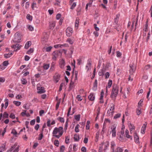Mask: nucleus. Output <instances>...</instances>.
Returning a JSON list of instances; mask_svg holds the SVG:
<instances>
[{"instance_id":"f257e3e1","label":"nucleus","mask_w":152,"mask_h":152,"mask_svg":"<svg viewBox=\"0 0 152 152\" xmlns=\"http://www.w3.org/2000/svg\"><path fill=\"white\" fill-rule=\"evenodd\" d=\"M63 128L61 126L58 128L55 127L53 132V136L57 138H59L63 134Z\"/></svg>"},{"instance_id":"f03ea898","label":"nucleus","mask_w":152,"mask_h":152,"mask_svg":"<svg viewBox=\"0 0 152 152\" xmlns=\"http://www.w3.org/2000/svg\"><path fill=\"white\" fill-rule=\"evenodd\" d=\"M118 86L117 85L114 84L113 85L110 96L113 99L115 100L117 96L118 92Z\"/></svg>"},{"instance_id":"7ed1b4c3","label":"nucleus","mask_w":152,"mask_h":152,"mask_svg":"<svg viewBox=\"0 0 152 152\" xmlns=\"http://www.w3.org/2000/svg\"><path fill=\"white\" fill-rule=\"evenodd\" d=\"M14 37L13 39V41L14 42H20L21 39V36L20 33L18 32H16L15 34Z\"/></svg>"},{"instance_id":"20e7f679","label":"nucleus","mask_w":152,"mask_h":152,"mask_svg":"<svg viewBox=\"0 0 152 152\" xmlns=\"http://www.w3.org/2000/svg\"><path fill=\"white\" fill-rule=\"evenodd\" d=\"M17 144L15 143L12 146L11 148L7 151V152H18L19 151V146H17Z\"/></svg>"},{"instance_id":"39448f33","label":"nucleus","mask_w":152,"mask_h":152,"mask_svg":"<svg viewBox=\"0 0 152 152\" xmlns=\"http://www.w3.org/2000/svg\"><path fill=\"white\" fill-rule=\"evenodd\" d=\"M130 69L129 70L130 75H132L134 72H135L136 69L134 66V64L132 63L129 65Z\"/></svg>"},{"instance_id":"423d86ee","label":"nucleus","mask_w":152,"mask_h":152,"mask_svg":"<svg viewBox=\"0 0 152 152\" xmlns=\"http://www.w3.org/2000/svg\"><path fill=\"white\" fill-rule=\"evenodd\" d=\"M73 29L72 28L70 27H68L66 30V35L68 37H70L71 36L72 34Z\"/></svg>"},{"instance_id":"0eeeda50","label":"nucleus","mask_w":152,"mask_h":152,"mask_svg":"<svg viewBox=\"0 0 152 152\" xmlns=\"http://www.w3.org/2000/svg\"><path fill=\"white\" fill-rule=\"evenodd\" d=\"M116 126L115 124L112 126L111 127V132L112 133V136L113 137H115L116 136Z\"/></svg>"},{"instance_id":"6e6552de","label":"nucleus","mask_w":152,"mask_h":152,"mask_svg":"<svg viewBox=\"0 0 152 152\" xmlns=\"http://www.w3.org/2000/svg\"><path fill=\"white\" fill-rule=\"evenodd\" d=\"M60 52L57 50L54 51L52 53V59L54 61L56 60L57 58L58 57Z\"/></svg>"},{"instance_id":"1a4fd4ad","label":"nucleus","mask_w":152,"mask_h":152,"mask_svg":"<svg viewBox=\"0 0 152 152\" xmlns=\"http://www.w3.org/2000/svg\"><path fill=\"white\" fill-rule=\"evenodd\" d=\"M37 89L38 90L37 93L39 94H42L45 92V91L44 87L37 86Z\"/></svg>"},{"instance_id":"9d476101","label":"nucleus","mask_w":152,"mask_h":152,"mask_svg":"<svg viewBox=\"0 0 152 152\" xmlns=\"http://www.w3.org/2000/svg\"><path fill=\"white\" fill-rule=\"evenodd\" d=\"M91 68V61L90 59L88 60V62L86 66V69L88 72Z\"/></svg>"},{"instance_id":"9b49d317","label":"nucleus","mask_w":152,"mask_h":152,"mask_svg":"<svg viewBox=\"0 0 152 152\" xmlns=\"http://www.w3.org/2000/svg\"><path fill=\"white\" fill-rule=\"evenodd\" d=\"M59 64L60 67L61 69H64L65 64L64 60L63 59H61L59 61Z\"/></svg>"},{"instance_id":"f8f14e48","label":"nucleus","mask_w":152,"mask_h":152,"mask_svg":"<svg viewBox=\"0 0 152 152\" xmlns=\"http://www.w3.org/2000/svg\"><path fill=\"white\" fill-rule=\"evenodd\" d=\"M21 47V46L18 44H17L12 46V47L14 49V50L15 51H17L18 50H19L20 49Z\"/></svg>"},{"instance_id":"ddd939ff","label":"nucleus","mask_w":152,"mask_h":152,"mask_svg":"<svg viewBox=\"0 0 152 152\" xmlns=\"http://www.w3.org/2000/svg\"><path fill=\"white\" fill-rule=\"evenodd\" d=\"M97 80L96 79L95 80L94 83H93V86L92 88V89L94 91H95L97 90Z\"/></svg>"},{"instance_id":"4468645a","label":"nucleus","mask_w":152,"mask_h":152,"mask_svg":"<svg viewBox=\"0 0 152 152\" xmlns=\"http://www.w3.org/2000/svg\"><path fill=\"white\" fill-rule=\"evenodd\" d=\"M134 139L135 142L136 143H139V138L137 134V133L136 132H134Z\"/></svg>"},{"instance_id":"2eb2a0df","label":"nucleus","mask_w":152,"mask_h":152,"mask_svg":"<svg viewBox=\"0 0 152 152\" xmlns=\"http://www.w3.org/2000/svg\"><path fill=\"white\" fill-rule=\"evenodd\" d=\"M147 124V123L143 124L141 129V133L144 134L145 133Z\"/></svg>"},{"instance_id":"dca6fc26","label":"nucleus","mask_w":152,"mask_h":152,"mask_svg":"<svg viewBox=\"0 0 152 152\" xmlns=\"http://www.w3.org/2000/svg\"><path fill=\"white\" fill-rule=\"evenodd\" d=\"M130 130H134L135 129V127L130 122H128V124Z\"/></svg>"},{"instance_id":"f3484780","label":"nucleus","mask_w":152,"mask_h":152,"mask_svg":"<svg viewBox=\"0 0 152 152\" xmlns=\"http://www.w3.org/2000/svg\"><path fill=\"white\" fill-rule=\"evenodd\" d=\"M125 135L126 137L130 139L131 140L132 139V137L131 136H130L129 134V131L127 129H126L125 131Z\"/></svg>"},{"instance_id":"a211bd4d","label":"nucleus","mask_w":152,"mask_h":152,"mask_svg":"<svg viewBox=\"0 0 152 152\" xmlns=\"http://www.w3.org/2000/svg\"><path fill=\"white\" fill-rule=\"evenodd\" d=\"M43 41H46L48 38V35L46 32H44L43 34Z\"/></svg>"},{"instance_id":"6ab92c4d","label":"nucleus","mask_w":152,"mask_h":152,"mask_svg":"<svg viewBox=\"0 0 152 152\" xmlns=\"http://www.w3.org/2000/svg\"><path fill=\"white\" fill-rule=\"evenodd\" d=\"M88 99L91 101H93L95 99V96L93 93H91L88 96Z\"/></svg>"},{"instance_id":"aec40b11","label":"nucleus","mask_w":152,"mask_h":152,"mask_svg":"<svg viewBox=\"0 0 152 152\" xmlns=\"http://www.w3.org/2000/svg\"><path fill=\"white\" fill-rule=\"evenodd\" d=\"M31 42L29 41H28L26 44L24 48L26 49H28L31 45Z\"/></svg>"},{"instance_id":"412c9836","label":"nucleus","mask_w":152,"mask_h":152,"mask_svg":"<svg viewBox=\"0 0 152 152\" xmlns=\"http://www.w3.org/2000/svg\"><path fill=\"white\" fill-rule=\"evenodd\" d=\"M109 143L108 142H104V150H106L107 148L109 146Z\"/></svg>"},{"instance_id":"4be33fe9","label":"nucleus","mask_w":152,"mask_h":152,"mask_svg":"<svg viewBox=\"0 0 152 152\" xmlns=\"http://www.w3.org/2000/svg\"><path fill=\"white\" fill-rule=\"evenodd\" d=\"M23 107L25 109L28 110L30 108V105L28 103H26L24 104Z\"/></svg>"},{"instance_id":"5701e85b","label":"nucleus","mask_w":152,"mask_h":152,"mask_svg":"<svg viewBox=\"0 0 152 152\" xmlns=\"http://www.w3.org/2000/svg\"><path fill=\"white\" fill-rule=\"evenodd\" d=\"M111 148L113 152H114V147L115 146V143L114 142H112L110 144Z\"/></svg>"},{"instance_id":"b1692460","label":"nucleus","mask_w":152,"mask_h":152,"mask_svg":"<svg viewBox=\"0 0 152 152\" xmlns=\"http://www.w3.org/2000/svg\"><path fill=\"white\" fill-rule=\"evenodd\" d=\"M55 22L54 21L50 23V28L51 29H53L55 26Z\"/></svg>"},{"instance_id":"393cba45","label":"nucleus","mask_w":152,"mask_h":152,"mask_svg":"<svg viewBox=\"0 0 152 152\" xmlns=\"http://www.w3.org/2000/svg\"><path fill=\"white\" fill-rule=\"evenodd\" d=\"M79 19L78 18H77L75 20V28H76V29L77 28L78 26V23L79 22Z\"/></svg>"},{"instance_id":"a878e982","label":"nucleus","mask_w":152,"mask_h":152,"mask_svg":"<svg viewBox=\"0 0 152 152\" xmlns=\"http://www.w3.org/2000/svg\"><path fill=\"white\" fill-rule=\"evenodd\" d=\"M104 147V142H102L101 144L99 145V152H102L103 149Z\"/></svg>"},{"instance_id":"bb28decb","label":"nucleus","mask_w":152,"mask_h":152,"mask_svg":"<svg viewBox=\"0 0 152 152\" xmlns=\"http://www.w3.org/2000/svg\"><path fill=\"white\" fill-rule=\"evenodd\" d=\"M123 151L122 148L120 147H118L115 150H114V152H122Z\"/></svg>"},{"instance_id":"cd10ccee","label":"nucleus","mask_w":152,"mask_h":152,"mask_svg":"<svg viewBox=\"0 0 152 152\" xmlns=\"http://www.w3.org/2000/svg\"><path fill=\"white\" fill-rule=\"evenodd\" d=\"M74 139L75 141H78L80 139L79 136L77 134H75L74 136Z\"/></svg>"},{"instance_id":"c85d7f7f","label":"nucleus","mask_w":152,"mask_h":152,"mask_svg":"<svg viewBox=\"0 0 152 152\" xmlns=\"http://www.w3.org/2000/svg\"><path fill=\"white\" fill-rule=\"evenodd\" d=\"M113 113L114 112L110 111V110H108L107 113V115L108 116H112L113 114Z\"/></svg>"},{"instance_id":"c756f323","label":"nucleus","mask_w":152,"mask_h":152,"mask_svg":"<svg viewBox=\"0 0 152 152\" xmlns=\"http://www.w3.org/2000/svg\"><path fill=\"white\" fill-rule=\"evenodd\" d=\"M21 83L23 85H25L27 83V81L25 78H22L21 80Z\"/></svg>"},{"instance_id":"7c9ffc66","label":"nucleus","mask_w":152,"mask_h":152,"mask_svg":"<svg viewBox=\"0 0 152 152\" xmlns=\"http://www.w3.org/2000/svg\"><path fill=\"white\" fill-rule=\"evenodd\" d=\"M60 76L58 75H57L56 76H54V79L56 83H57L59 79Z\"/></svg>"},{"instance_id":"2f4dec72","label":"nucleus","mask_w":152,"mask_h":152,"mask_svg":"<svg viewBox=\"0 0 152 152\" xmlns=\"http://www.w3.org/2000/svg\"><path fill=\"white\" fill-rule=\"evenodd\" d=\"M13 103L17 106H19L21 104V102L19 101H14Z\"/></svg>"},{"instance_id":"473e14b6","label":"nucleus","mask_w":152,"mask_h":152,"mask_svg":"<svg viewBox=\"0 0 152 152\" xmlns=\"http://www.w3.org/2000/svg\"><path fill=\"white\" fill-rule=\"evenodd\" d=\"M12 55V53H8L7 54H5L4 55V56L5 58H7L10 57Z\"/></svg>"},{"instance_id":"72a5a7b5","label":"nucleus","mask_w":152,"mask_h":152,"mask_svg":"<svg viewBox=\"0 0 152 152\" xmlns=\"http://www.w3.org/2000/svg\"><path fill=\"white\" fill-rule=\"evenodd\" d=\"M112 83V81L111 80H109L108 83V85L107 86V88H110L111 86Z\"/></svg>"},{"instance_id":"f704fd0d","label":"nucleus","mask_w":152,"mask_h":152,"mask_svg":"<svg viewBox=\"0 0 152 152\" xmlns=\"http://www.w3.org/2000/svg\"><path fill=\"white\" fill-rule=\"evenodd\" d=\"M80 127V125L79 124H77V125L76 126L75 128V131L76 132H79V128Z\"/></svg>"},{"instance_id":"c9c22d12","label":"nucleus","mask_w":152,"mask_h":152,"mask_svg":"<svg viewBox=\"0 0 152 152\" xmlns=\"http://www.w3.org/2000/svg\"><path fill=\"white\" fill-rule=\"evenodd\" d=\"M55 65V63L54 62H52L51 64L50 69L53 70L54 69V67Z\"/></svg>"},{"instance_id":"e433bc0d","label":"nucleus","mask_w":152,"mask_h":152,"mask_svg":"<svg viewBox=\"0 0 152 152\" xmlns=\"http://www.w3.org/2000/svg\"><path fill=\"white\" fill-rule=\"evenodd\" d=\"M5 104L4 108L6 109L8 105V100L7 99H6L5 100Z\"/></svg>"},{"instance_id":"4c0bfd02","label":"nucleus","mask_w":152,"mask_h":152,"mask_svg":"<svg viewBox=\"0 0 152 152\" xmlns=\"http://www.w3.org/2000/svg\"><path fill=\"white\" fill-rule=\"evenodd\" d=\"M66 41L68 42L70 44H72L74 42V40L70 38H68L67 39Z\"/></svg>"},{"instance_id":"58836bf2","label":"nucleus","mask_w":152,"mask_h":152,"mask_svg":"<svg viewBox=\"0 0 152 152\" xmlns=\"http://www.w3.org/2000/svg\"><path fill=\"white\" fill-rule=\"evenodd\" d=\"M99 75L100 76H102L104 74V72L103 69H102L98 73Z\"/></svg>"},{"instance_id":"ea45409f","label":"nucleus","mask_w":152,"mask_h":152,"mask_svg":"<svg viewBox=\"0 0 152 152\" xmlns=\"http://www.w3.org/2000/svg\"><path fill=\"white\" fill-rule=\"evenodd\" d=\"M58 120H59L60 122L61 123H64V120L63 118L60 117H58L57 118Z\"/></svg>"},{"instance_id":"a19ab883","label":"nucleus","mask_w":152,"mask_h":152,"mask_svg":"<svg viewBox=\"0 0 152 152\" xmlns=\"http://www.w3.org/2000/svg\"><path fill=\"white\" fill-rule=\"evenodd\" d=\"M75 119L77 121H79L80 118V115L79 114L75 116Z\"/></svg>"},{"instance_id":"79ce46f5","label":"nucleus","mask_w":152,"mask_h":152,"mask_svg":"<svg viewBox=\"0 0 152 152\" xmlns=\"http://www.w3.org/2000/svg\"><path fill=\"white\" fill-rule=\"evenodd\" d=\"M115 109V105L113 104H111V107H110V110L111 111H112L114 112L113 110Z\"/></svg>"},{"instance_id":"37998d69","label":"nucleus","mask_w":152,"mask_h":152,"mask_svg":"<svg viewBox=\"0 0 152 152\" xmlns=\"http://www.w3.org/2000/svg\"><path fill=\"white\" fill-rule=\"evenodd\" d=\"M121 116V114L120 113H118L116 114L114 116V118L115 119H117L119 117H120Z\"/></svg>"},{"instance_id":"c03bdc74","label":"nucleus","mask_w":152,"mask_h":152,"mask_svg":"<svg viewBox=\"0 0 152 152\" xmlns=\"http://www.w3.org/2000/svg\"><path fill=\"white\" fill-rule=\"evenodd\" d=\"M28 28L30 31H33L34 30V28L33 27L30 25H29L28 26Z\"/></svg>"},{"instance_id":"a18cd8bd","label":"nucleus","mask_w":152,"mask_h":152,"mask_svg":"<svg viewBox=\"0 0 152 152\" xmlns=\"http://www.w3.org/2000/svg\"><path fill=\"white\" fill-rule=\"evenodd\" d=\"M52 48H53V47L52 46H51L47 47L46 48V51L47 52H50L51 51L52 49Z\"/></svg>"},{"instance_id":"49530a36","label":"nucleus","mask_w":152,"mask_h":152,"mask_svg":"<svg viewBox=\"0 0 152 152\" xmlns=\"http://www.w3.org/2000/svg\"><path fill=\"white\" fill-rule=\"evenodd\" d=\"M34 51V49L33 48H30L27 52L26 53L28 54H30L32 53Z\"/></svg>"},{"instance_id":"de8ad7c7","label":"nucleus","mask_w":152,"mask_h":152,"mask_svg":"<svg viewBox=\"0 0 152 152\" xmlns=\"http://www.w3.org/2000/svg\"><path fill=\"white\" fill-rule=\"evenodd\" d=\"M71 107H70L69 109L68 112L67 113V116H69L70 115H72L74 113L75 111H73V113L72 114H70V113L71 111Z\"/></svg>"},{"instance_id":"09e8293b","label":"nucleus","mask_w":152,"mask_h":152,"mask_svg":"<svg viewBox=\"0 0 152 152\" xmlns=\"http://www.w3.org/2000/svg\"><path fill=\"white\" fill-rule=\"evenodd\" d=\"M43 137V132H42L39 135V137L38 138V140H41Z\"/></svg>"},{"instance_id":"8fccbe9b","label":"nucleus","mask_w":152,"mask_h":152,"mask_svg":"<svg viewBox=\"0 0 152 152\" xmlns=\"http://www.w3.org/2000/svg\"><path fill=\"white\" fill-rule=\"evenodd\" d=\"M51 123L50 120L49 119H48L47 122V125L48 127H50V126L51 125Z\"/></svg>"},{"instance_id":"3c124183","label":"nucleus","mask_w":152,"mask_h":152,"mask_svg":"<svg viewBox=\"0 0 152 152\" xmlns=\"http://www.w3.org/2000/svg\"><path fill=\"white\" fill-rule=\"evenodd\" d=\"M8 64L9 63L8 61H4L3 62L2 64H3L5 67H6V66L8 65Z\"/></svg>"},{"instance_id":"603ef678","label":"nucleus","mask_w":152,"mask_h":152,"mask_svg":"<svg viewBox=\"0 0 152 152\" xmlns=\"http://www.w3.org/2000/svg\"><path fill=\"white\" fill-rule=\"evenodd\" d=\"M50 67L49 64H45L44 66V68L45 69H48Z\"/></svg>"},{"instance_id":"864d4df0","label":"nucleus","mask_w":152,"mask_h":152,"mask_svg":"<svg viewBox=\"0 0 152 152\" xmlns=\"http://www.w3.org/2000/svg\"><path fill=\"white\" fill-rule=\"evenodd\" d=\"M26 18L28 20H32V17L29 14H28Z\"/></svg>"},{"instance_id":"5fc2aeb1","label":"nucleus","mask_w":152,"mask_h":152,"mask_svg":"<svg viewBox=\"0 0 152 152\" xmlns=\"http://www.w3.org/2000/svg\"><path fill=\"white\" fill-rule=\"evenodd\" d=\"M104 95V92L103 90L101 91V95L100 99H103V96Z\"/></svg>"},{"instance_id":"6e6d98bb","label":"nucleus","mask_w":152,"mask_h":152,"mask_svg":"<svg viewBox=\"0 0 152 152\" xmlns=\"http://www.w3.org/2000/svg\"><path fill=\"white\" fill-rule=\"evenodd\" d=\"M141 113L140 109H137L136 111V113L137 115H139Z\"/></svg>"},{"instance_id":"4d7b16f0","label":"nucleus","mask_w":152,"mask_h":152,"mask_svg":"<svg viewBox=\"0 0 152 152\" xmlns=\"http://www.w3.org/2000/svg\"><path fill=\"white\" fill-rule=\"evenodd\" d=\"M65 149V147L64 145H62L61 146L60 149V151L61 152H63Z\"/></svg>"},{"instance_id":"13d9d810","label":"nucleus","mask_w":152,"mask_h":152,"mask_svg":"<svg viewBox=\"0 0 152 152\" xmlns=\"http://www.w3.org/2000/svg\"><path fill=\"white\" fill-rule=\"evenodd\" d=\"M54 143L55 145L58 146L59 144V142L58 140H55L54 141Z\"/></svg>"},{"instance_id":"bf43d9fd","label":"nucleus","mask_w":152,"mask_h":152,"mask_svg":"<svg viewBox=\"0 0 152 152\" xmlns=\"http://www.w3.org/2000/svg\"><path fill=\"white\" fill-rule=\"evenodd\" d=\"M110 75V74L108 72H106L104 75L105 78L107 79L109 78Z\"/></svg>"},{"instance_id":"052dcab7","label":"nucleus","mask_w":152,"mask_h":152,"mask_svg":"<svg viewBox=\"0 0 152 152\" xmlns=\"http://www.w3.org/2000/svg\"><path fill=\"white\" fill-rule=\"evenodd\" d=\"M29 2H26L25 4V8L26 9H27L29 8Z\"/></svg>"},{"instance_id":"680f3d73","label":"nucleus","mask_w":152,"mask_h":152,"mask_svg":"<svg viewBox=\"0 0 152 152\" xmlns=\"http://www.w3.org/2000/svg\"><path fill=\"white\" fill-rule=\"evenodd\" d=\"M5 67L3 64L0 65V71H2L5 68Z\"/></svg>"},{"instance_id":"e2e57ef3","label":"nucleus","mask_w":152,"mask_h":152,"mask_svg":"<svg viewBox=\"0 0 152 152\" xmlns=\"http://www.w3.org/2000/svg\"><path fill=\"white\" fill-rule=\"evenodd\" d=\"M61 17V14H58L56 15V19L58 20Z\"/></svg>"},{"instance_id":"0e129e2a","label":"nucleus","mask_w":152,"mask_h":152,"mask_svg":"<svg viewBox=\"0 0 152 152\" xmlns=\"http://www.w3.org/2000/svg\"><path fill=\"white\" fill-rule=\"evenodd\" d=\"M76 3L75 2H74L72 4V5L70 9H73L76 6Z\"/></svg>"},{"instance_id":"69168bd1","label":"nucleus","mask_w":152,"mask_h":152,"mask_svg":"<svg viewBox=\"0 0 152 152\" xmlns=\"http://www.w3.org/2000/svg\"><path fill=\"white\" fill-rule=\"evenodd\" d=\"M5 79L4 77H0V82L4 83L5 82Z\"/></svg>"},{"instance_id":"338daca9","label":"nucleus","mask_w":152,"mask_h":152,"mask_svg":"<svg viewBox=\"0 0 152 152\" xmlns=\"http://www.w3.org/2000/svg\"><path fill=\"white\" fill-rule=\"evenodd\" d=\"M35 119H34L31 121L30 122V124L31 125H33L35 124Z\"/></svg>"},{"instance_id":"774afa93","label":"nucleus","mask_w":152,"mask_h":152,"mask_svg":"<svg viewBox=\"0 0 152 152\" xmlns=\"http://www.w3.org/2000/svg\"><path fill=\"white\" fill-rule=\"evenodd\" d=\"M81 150L83 152H86V148L85 147H83L81 148Z\"/></svg>"}]
</instances>
